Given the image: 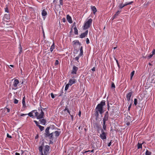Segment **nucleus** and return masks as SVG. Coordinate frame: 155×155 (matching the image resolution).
<instances>
[{
	"label": "nucleus",
	"instance_id": "nucleus-1",
	"mask_svg": "<svg viewBox=\"0 0 155 155\" xmlns=\"http://www.w3.org/2000/svg\"><path fill=\"white\" fill-rule=\"evenodd\" d=\"M50 147L49 145H46L43 148V147L41 145L39 147L38 149L39 152L40 153L41 155H47L49 153V151Z\"/></svg>",
	"mask_w": 155,
	"mask_h": 155
},
{
	"label": "nucleus",
	"instance_id": "nucleus-2",
	"mask_svg": "<svg viewBox=\"0 0 155 155\" xmlns=\"http://www.w3.org/2000/svg\"><path fill=\"white\" fill-rule=\"evenodd\" d=\"M42 109L44 110L45 109L41 107V109H38V111L37 110H35V117L38 119L44 118L45 113L43 112Z\"/></svg>",
	"mask_w": 155,
	"mask_h": 155
},
{
	"label": "nucleus",
	"instance_id": "nucleus-3",
	"mask_svg": "<svg viewBox=\"0 0 155 155\" xmlns=\"http://www.w3.org/2000/svg\"><path fill=\"white\" fill-rule=\"evenodd\" d=\"M105 105V101L103 100L97 105L95 109L96 110L99 111L100 114H102L103 113V107Z\"/></svg>",
	"mask_w": 155,
	"mask_h": 155
},
{
	"label": "nucleus",
	"instance_id": "nucleus-4",
	"mask_svg": "<svg viewBox=\"0 0 155 155\" xmlns=\"http://www.w3.org/2000/svg\"><path fill=\"white\" fill-rule=\"evenodd\" d=\"M92 20L91 18L88 19L84 23V27L83 29L86 30L89 28L91 25Z\"/></svg>",
	"mask_w": 155,
	"mask_h": 155
},
{
	"label": "nucleus",
	"instance_id": "nucleus-5",
	"mask_svg": "<svg viewBox=\"0 0 155 155\" xmlns=\"http://www.w3.org/2000/svg\"><path fill=\"white\" fill-rule=\"evenodd\" d=\"M19 83V81L18 79H15L12 84V89L16 90L18 88V85Z\"/></svg>",
	"mask_w": 155,
	"mask_h": 155
},
{
	"label": "nucleus",
	"instance_id": "nucleus-6",
	"mask_svg": "<svg viewBox=\"0 0 155 155\" xmlns=\"http://www.w3.org/2000/svg\"><path fill=\"white\" fill-rule=\"evenodd\" d=\"M101 134L100 135V138L103 140H106L107 139V133L104 132L102 129L101 130Z\"/></svg>",
	"mask_w": 155,
	"mask_h": 155
},
{
	"label": "nucleus",
	"instance_id": "nucleus-7",
	"mask_svg": "<svg viewBox=\"0 0 155 155\" xmlns=\"http://www.w3.org/2000/svg\"><path fill=\"white\" fill-rule=\"evenodd\" d=\"M133 3V1L130 2H126L124 4H120L119 5V8L121 9L124 6H127L128 5H130Z\"/></svg>",
	"mask_w": 155,
	"mask_h": 155
},
{
	"label": "nucleus",
	"instance_id": "nucleus-8",
	"mask_svg": "<svg viewBox=\"0 0 155 155\" xmlns=\"http://www.w3.org/2000/svg\"><path fill=\"white\" fill-rule=\"evenodd\" d=\"M109 117V113L108 111L105 112L104 117L103 118V122H105L108 120Z\"/></svg>",
	"mask_w": 155,
	"mask_h": 155
},
{
	"label": "nucleus",
	"instance_id": "nucleus-9",
	"mask_svg": "<svg viewBox=\"0 0 155 155\" xmlns=\"http://www.w3.org/2000/svg\"><path fill=\"white\" fill-rule=\"evenodd\" d=\"M3 20L6 21H8L10 19V16L9 14H5L3 18Z\"/></svg>",
	"mask_w": 155,
	"mask_h": 155
},
{
	"label": "nucleus",
	"instance_id": "nucleus-10",
	"mask_svg": "<svg viewBox=\"0 0 155 155\" xmlns=\"http://www.w3.org/2000/svg\"><path fill=\"white\" fill-rule=\"evenodd\" d=\"M78 70V68L75 66H74L72 68L71 73L72 74H76Z\"/></svg>",
	"mask_w": 155,
	"mask_h": 155
},
{
	"label": "nucleus",
	"instance_id": "nucleus-11",
	"mask_svg": "<svg viewBox=\"0 0 155 155\" xmlns=\"http://www.w3.org/2000/svg\"><path fill=\"white\" fill-rule=\"evenodd\" d=\"M76 81V79L74 78H72L71 79H70L68 84H69L71 86Z\"/></svg>",
	"mask_w": 155,
	"mask_h": 155
},
{
	"label": "nucleus",
	"instance_id": "nucleus-12",
	"mask_svg": "<svg viewBox=\"0 0 155 155\" xmlns=\"http://www.w3.org/2000/svg\"><path fill=\"white\" fill-rule=\"evenodd\" d=\"M132 92H130L127 94L126 96V98L127 100L128 101H130V98L133 94Z\"/></svg>",
	"mask_w": 155,
	"mask_h": 155
},
{
	"label": "nucleus",
	"instance_id": "nucleus-13",
	"mask_svg": "<svg viewBox=\"0 0 155 155\" xmlns=\"http://www.w3.org/2000/svg\"><path fill=\"white\" fill-rule=\"evenodd\" d=\"M88 33V30H86L84 32L81 33L80 36L81 38H83L85 37L87 35Z\"/></svg>",
	"mask_w": 155,
	"mask_h": 155
},
{
	"label": "nucleus",
	"instance_id": "nucleus-14",
	"mask_svg": "<svg viewBox=\"0 0 155 155\" xmlns=\"http://www.w3.org/2000/svg\"><path fill=\"white\" fill-rule=\"evenodd\" d=\"M121 12V11H118L112 17L111 19L112 20H114L116 17Z\"/></svg>",
	"mask_w": 155,
	"mask_h": 155
},
{
	"label": "nucleus",
	"instance_id": "nucleus-15",
	"mask_svg": "<svg viewBox=\"0 0 155 155\" xmlns=\"http://www.w3.org/2000/svg\"><path fill=\"white\" fill-rule=\"evenodd\" d=\"M67 19L70 23H71L72 22L71 18L69 15H67Z\"/></svg>",
	"mask_w": 155,
	"mask_h": 155
},
{
	"label": "nucleus",
	"instance_id": "nucleus-16",
	"mask_svg": "<svg viewBox=\"0 0 155 155\" xmlns=\"http://www.w3.org/2000/svg\"><path fill=\"white\" fill-rule=\"evenodd\" d=\"M50 127H48L45 130V136L46 137H47L48 135L50 134L49 132V130L50 129Z\"/></svg>",
	"mask_w": 155,
	"mask_h": 155
},
{
	"label": "nucleus",
	"instance_id": "nucleus-17",
	"mask_svg": "<svg viewBox=\"0 0 155 155\" xmlns=\"http://www.w3.org/2000/svg\"><path fill=\"white\" fill-rule=\"evenodd\" d=\"M35 110H32L31 112L29 113L28 114H27L29 117H32V118L34 117V116L33 115V113H34L35 114Z\"/></svg>",
	"mask_w": 155,
	"mask_h": 155
},
{
	"label": "nucleus",
	"instance_id": "nucleus-18",
	"mask_svg": "<svg viewBox=\"0 0 155 155\" xmlns=\"http://www.w3.org/2000/svg\"><path fill=\"white\" fill-rule=\"evenodd\" d=\"M91 8L93 11L94 14L95 15L97 11V10L95 7V6H91Z\"/></svg>",
	"mask_w": 155,
	"mask_h": 155
},
{
	"label": "nucleus",
	"instance_id": "nucleus-19",
	"mask_svg": "<svg viewBox=\"0 0 155 155\" xmlns=\"http://www.w3.org/2000/svg\"><path fill=\"white\" fill-rule=\"evenodd\" d=\"M40 123L41 124L45 125L46 123V121L45 120V119H43L41 120H40Z\"/></svg>",
	"mask_w": 155,
	"mask_h": 155
},
{
	"label": "nucleus",
	"instance_id": "nucleus-20",
	"mask_svg": "<svg viewBox=\"0 0 155 155\" xmlns=\"http://www.w3.org/2000/svg\"><path fill=\"white\" fill-rule=\"evenodd\" d=\"M41 15L43 16H45L47 15V13L45 9H44L42 10Z\"/></svg>",
	"mask_w": 155,
	"mask_h": 155
},
{
	"label": "nucleus",
	"instance_id": "nucleus-21",
	"mask_svg": "<svg viewBox=\"0 0 155 155\" xmlns=\"http://www.w3.org/2000/svg\"><path fill=\"white\" fill-rule=\"evenodd\" d=\"M54 49V43L53 42V43L52 45L51 46L50 48V51L52 52L53 50Z\"/></svg>",
	"mask_w": 155,
	"mask_h": 155
},
{
	"label": "nucleus",
	"instance_id": "nucleus-22",
	"mask_svg": "<svg viewBox=\"0 0 155 155\" xmlns=\"http://www.w3.org/2000/svg\"><path fill=\"white\" fill-rule=\"evenodd\" d=\"M53 133H54L52 132L51 134H49L47 137H48L50 139L52 138H53Z\"/></svg>",
	"mask_w": 155,
	"mask_h": 155
},
{
	"label": "nucleus",
	"instance_id": "nucleus-23",
	"mask_svg": "<svg viewBox=\"0 0 155 155\" xmlns=\"http://www.w3.org/2000/svg\"><path fill=\"white\" fill-rule=\"evenodd\" d=\"M80 53L79 54L80 56H82L83 54V47L81 46L80 49Z\"/></svg>",
	"mask_w": 155,
	"mask_h": 155
},
{
	"label": "nucleus",
	"instance_id": "nucleus-24",
	"mask_svg": "<svg viewBox=\"0 0 155 155\" xmlns=\"http://www.w3.org/2000/svg\"><path fill=\"white\" fill-rule=\"evenodd\" d=\"M103 130H106V122H103Z\"/></svg>",
	"mask_w": 155,
	"mask_h": 155
},
{
	"label": "nucleus",
	"instance_id": "nucleus-25",
	"mask_svg": "<svg viewBox=\"0 0 155 155\" xmlns=\"http://www.w3.org/2000/svg\"><path fill=\"white\" fill-rule=\"evenodd\" d=\"M74 33L75 35H77L78 34V30L77 29V28L75 26V27L74 28Z\"/></svg>",
	"mask_w": 155,
	"mask_h": 155
},
{
	"label": "nucleus",
	"instance_id": "nucleus-26",
	"mask_svg": "<svg viewBox=\"0 0 155 155\" xmlns=\"http://www.w3.org/2000/svg\"><path fill=\"white\" fill-rule=\"evenodd\" d=\"M99 111H97L96 110V111L94 113V114L96 118H98L99 116Z\"/></svg>",
	"mask_w": 155,
	"mask_h": 155
},
{
	"label": "nucleus",
	"instance_id": "nucleus-27",
	"mask_svg": "<svg viewBox=\"0 0 155 155\" xmlns=\"http://www.w3.org/2000/svg\"><path fill=\"white\" fill-rule=\"evenodd\" d=\"M73 42L74 43V45H76L77 44H78L79 45H81V44L79 42V41L78 40L74 41Z\"/></svg>",
	"mask_w": 155,
	"mask_h": 155
},
{
	"label": "nucleus",
	"instance_id": "nucleus-28",
	"mask_svg": "<svg viewBox=\"0 0 155 155\" xmlns=\"http://www.w3.org/2000/svg\"><path fill=\"white\" fill-rule=\"evenodd\" d=\"M38 127L39 128L41 131H42L44 130V127L43 126L39 125L38 126Z\"/></svg>",
	"mask_w": 155,
	"mask_h": 155
},
{
	"label": "nucleus",
	"instance_id": "nucleus-29",
	"mask_svg": "<svg viewBox=\"0 0 155 155\" xmlns=\"http://www.w3.org/2000/svg\"><path fill=\"white\" fill-rule=\"evenodd\" d=\"M142 148V144L140 143H138L137 144V148L138 149Z\"/></svg>",
	"mask_w": 155,
	"mask_h": 155
},
{
	"label": "nucleus",
	"instance_id": "nucleus-30",
	"mask_svg": "<svg viewBox=\"0 0 155 155\" xmlns=\"http://www.w3.org/2000/svg\"><path fill=\"white\" fill-rule=\"evenodd\" d=\"M151 153L148 151L147 150L146 153L145 155H151Z\"/></svg>",
	"mask_w": 155,
	"mask_h": 155
},
{
	"label": "nucleus",
	"instance_id": "nucleus-31",
	"mask_svg": "<svg viewBox=\"0 0 155 155\" xmlns=\"http://www.w3.org/2000/svg\"><path fill=\"white\" fill-rule=\"evenodd\" d=\"M135 73V71H133L130 74V79L131 80L132 79L133 76L134 75Z\"/></svg>",
	"mask_w": 155,
	"mask_h": 155
},
{
	"label": "nucleus",
	"instance_id": "nucleus-32",
	"mask_svg": "<svg viewBox=\"0 0 155 155\" xmlns=\"http://www.w3.org/2000/svg\"><path fill=\"white\" fill-rule=\"evenodd\" d=\"M55 136L56 137L58 136L59 135V133L58 131H56L54 132Z\"/></svg>",
	"mask_w": 155,
	"mask_h": 155
},
{
	"label": "nucleus",
	"instance_id": "nucleus-33",
	"mask_svg": "<svg viewBox=\"0 0 155 155\" xmlns=\"http://www.w3.org/2000/svg\"><path fill=\"white\" fill-rule=\"evenodd\" d=\"M69 85V84L68 83L65 85V91H67L68 89Z\"/></svg>",
	"mask_w": 155,
	"mask_h": 155
},
{
	"label": "nucleus",
	"instance_id": "nucleus-34",
	"mask_svg": "<svg viewBox=\"0 0 155 155\" xmlns=\"http://www.w3.org/2000/svg\"><path fill=\"white\" fill-rule=\"evenodd\" d=\"M137 104V101L136 98L134 99V104L136 106Z\"/></svg>",
	"mask_w": 155,
	"mask_h": 155
},
{
	"label": "nucleus",
	"instance_id": "nucleus-35",
	"mask_svg": "<svg viewBox=\"0 0 155 155\" xmlns=\"http://www.w3.org/2000/svg\"><path fill=\"white\" fill-rule=\"evenodd\" d=\"M81 56H80L79 55L78 56H77L75 58V60L77 61L78 62V60L80 58V57H81Z\"/></svg>",
	"mask_w": 155,
	"mask_h": 155
},
{
	"label": "nucleus",
	"instance_id": "nucleus-36",
	"mask_svg": "<svg viewBox=\"0 0 155 155\" xmlns=\"http://www.w3.org/2000/svg\"><path fill=\"white\" fill-rule=\"evenodd\" d=\"M60 5H59V6L60 7V5H62L63 4V1H59Z\"/></svg>",
	"mask_w": 155,
	"mask_h": 155
},
{
	"label": "nucleus",
	"instance_id": "nucleus-37",
	"mask_svg": "<svg viewBox=\"0 0 155 155\" xmlns=\"http://www.w3.org/2000/svg\"><path fill=\"white\" fill-rule=\"evenodd\" d=\"M25 97L24 96L22 100V104H25Z\"/></svg>",
	"mask_w": 155,
	"mask_h": 155
},
{
	"label": "nucleus",
	"instance_id": "nucleus-38",
	"mask_svg": "<svg viewBox=\"0 0 155 155\" xmlns=\"http://www.w3.org/2000/svg\"><path fill=\"white\" fill-rule=\"evenodd\" d=\"M14 102L15 104H17L18 103V100L16 99H15L14 100Z\"/></svg>",
	"mask_w": 155,
	"mask_h": 155
},
{
	"label": "nucleus",
	"instance_id": "nucleus-39",
	"mask_svg": "<svg viewBox=\"0 0 155 155\" xmlns=\"http://www.w3.org/2000/svg\"><path fill=\"white\" fill-rule=\"evenodd\" d=\"M111 87L112 88H115V85L114 84V82H112L111 84Z\"/></svg>",
	"mask_w": 155,
	"mask_h": 155
},
{
	"label": "nucleus",
	"instance_id": "nucleus-40",
	"mask_svg": "<svg viewBox=\"0 0 155 155\" xmlns=\"http://www.w3.org/2000/svg\"><path fill=\"white\" fill-rule=\"evenodd\" d=\"M115 60L116 61V62L118 66V67L119 68H120V65H119V64L118 63V60L116 59L115 58Z\"/></svg>",
	"mask_w": 155,
	"mask_h": 155
},
{
	"label": "nucleus",
	"instance_id": "nucleus-41",
	"mask_svg": "<svg viewBox=\"0 0 155 155\" xmlns=\"http://www.w3.org/2000/svg\"><path fill=\"white\" fill-rule=\"evenodd\" d=\"M59 64V61H58V60H56L55 61V65H58Z\"/></svg>",
	"mask_w": 155,
	"mask_h": 155
},
{
	"label": "nucleus",
	"instance_id": "nucleus-42",
	"mask_svg": "<svg viewBox=\"0 0 155 155\" xmlns=\"http://www.w3.org/2000/svg\"><path fill=\"white\" fill-rule=\"evenodd\" d=\"M5 11L6 12H7V13L9 12V11L8 10V9L7 7H6L5 8Z\"/></svg>",
	"mask_w": 155,
	"mask_h": 155
},
{
	"label": "nucleus",
	"instance_id": "nucleus-43",
	"mask_svg": "<svg viewBox=\"0 0 155 155\" xmlns=\"http://www.w3.org/2000/svg\"><path fill=\"white\" fill-rule=\"evenodd\" d=\"M34 122L35 123V124H36V126H37L38 127V125H39V124H38V121H37L35 120H34Z\"/></svg>",
	"mask_w": 155,
	"mask_h": 155
},
{
	"label": "nucleus",
	"instance_id": "nucleus-44",
	"mask_svg": "<svg viewBox=\"0 0 155 155\" xmlns=\"http://www.w3.org/2000/svg\"><path fill=\"white\" fill-rule=\"evenodd\" d=\"M19 48L20 49V51H19V53H21L22 52V47H21V45H20V47H19Z\"/></svg>",
	"mask_w": 155,
	"mask_h": 155
},
{
	"label": "nucleus",
	"instance_id": "nucleus-45",
	"mask_svg": "<svg viewBox=\"0 0 155 155\" xmlns=\"http://www.w3.org/2000/svg\"><path fill=\"white\" fill-rule=\"evenodd\" d=\"M131 106H132V102H131L130 103V105H129V106L128 107V110L129 111L130 110V108L131 107Z\"/></svg>",
	"mask_w": 155,
	"mask_h": 155
},
{
	"label": "nucleus",
	"instance_id": "nucleus-46",
	"mask_svg": "<svg viewBox=\"0 0 155 155\" xmlns=\"http://www.w3.org/2000/svg\"><path fill=\"white\" fill-rule=\"evenodd\" d=\"M90 43V41L89 39L88 38H86V43L89 44Z\"/></svg>",
	"mask_w": 155,
	"mask_h": 155
},
{
	"label": "nucleus",
	"instance_id": "nucleus-47",
	"mask_svg": "<svg viewBox=\"0 0 155 155\" xmlns=\"http://www.w3.org/2000/svg\"><path fill=\"white\" fill-rule=\"evenodd\" d=\"M51 97L52 98H54V94L53 93H51Z\"/></svg>",
	"mask_w": 155,
	"mask_h": 155
},
{
	"label": "nucleus",
	"instance_id": "nucleus-48",
	"mask_svg": "<svg viewBox=\"0 0 155 155\" xmlns=\"http://www.w3.org/2000/svg\"><path fill=\"white\" fill-rule=\"evenodd\" d=\"M107 110H109V108H110V106H109V103L108 102L107 103Z\"/></svg>",
	"mask_w": 155,
	"mask_h": 155
},
{
	"label": "nucleus",
	"instance_id": "nucleus-49",
	"mask_svg": "<svg viewBox=\"0 0 155 155\" xmlns=\"http://www.w3.org/2000/svg\"><path fill=\"white\" fill-rule=\"evenodd\" d=\"M7 137L8 138H12V136L9 135L8 134H7Z\"/></svg>",
	"mask_w": 155,
	"mask_h": 155
},
{
	"label": "nucleus",
	"instance_id": "nucleus-50",
	"mask_svg": "<svg viewBox=\"0 0 155 155\" xmlns=\"http://www.w3.org/2000/svg\"><path fill=\"white\" fill-rule=\"evenodd\" d=\"M27 115V114H22L20 115V116H25V115Z\"/></svg>",
	"mask_w": 155,
	"mask_h": 155
},
{
	"label": "nucleus",
	"instance_id": "nucleus-51",
	"mask_svg": "<svg viewBox=\"0 0 155 155\" xmlns=\"http://www.w3.org/2000/svg\"><path fill=\"white\" fill-rule=\"evenodd\" d=\"M111 141L108 143V147H110V146L111 145Z\"/></svg>",
	"mask_w": 155,
	"mask_h": 155
},
{
	"label": "nucleus",
	"instance_id": "nucleus-52",
	"mask_svg": "<svg viewBox=\"0 0 155 155\" xmlns=\"http://www.w3.org/2000/svg\"><path fill=\"white\" fill-rule=\"evenodd\" d=\"M153 54H150L148 56L149 58H151L152 56H153Z\"/></svg>",
	"mask_w": 155,
	"mask_h": 155
},
{
	"label": "nucleus",
	"instance_id": "nucleus-53",
	"mask_svg": "<svg viewBox=\"0 0 155 155\" xmlns=\"http://www.w3.org/2000/svg\"><path fill=\"white\" fill-rule=\"evenodd\" d=\"M152 54H153V55H154L155 54V51L154 49H153L152 51Z\"/></svg>",
	"mask_w": 155,
	"mask_h": 155
},
{
	"label": "nucleus",
	"instance_id": "nucleus-54",
	"mask_svg": "<svg viewBox=\"0 0 155 155\" xmlns=\"http://www.w3.org/2000/svg\"><path fill=\"white\" fill-rule=\"evenodd\" d=\"M6 109H7V111L8 112H10V109L8 108H6Z\"/></svg>",
	"mask_w": 155,
	"mask_h": 155
},
{
	"label": "nucleus",
	"instance_id": "nucleus-55",
	"mask_svg": "<svg viewBox=\"0 0 155 155\" xmlns=\"http://www.w3.org/2000/svg\"><path fill=\"white\" fill-rule=\"evenodd\" d=\"M23 107H26L25 103L22 104Z\"/></svg>",
	"mask_w": 155,
	"mask_h": 155
},
{
	"label": "nucleus",
	"instance_id": "nucleus-56",
	"mask_svg": "<svg viewBox=\"0 0 155 155\" xmlns=\"http://www.w3.org/2000/svg\"><path fill=\"white\" fill-rule=\"evenodd\" d=\"M91 70L92 71H94L95 70V68L94 67H93Z\"/></svg>",
	"mask_w": 155,
	"mask_h": 155
},
{
	"label": "nucleus",
	"instance_id": "nucleus-57",
	"mask_svg": "<svg viewBox=\"0 0 155 155\" xmlns=\"http://www.w3.org/2000/svg\"><path fill=\"white\" fill-rule=\"evenodd\" d=\"M62 20H63V22H65L66 20H65V18H63L62 19Z\"/></svg>",
	"mask_w": 155,
	"mask_h": 155
},
{
	"label": "nucleus",
	"instance_id": "nucleus-58",
	"mask_svg": "<svg viewBox=\"0 0 155 155\" xmlns=\"http://www.w3.org/2000/svg\"><path fill=\"white\" fill-rule=\"evenodd\" d=\"M20 155V153H18L16 152L15 153V155Z\"/></svg>",
	"mask_w": 155,
	"mask_h": 155
},
{
	"label": "nucleus",
	"instance_id": "nucleus-59",
	"mask_svg": "<svg viewBox=\"0 0 155 155\" xmlns=\"http://www.w3.org/2000/svg\"><path fill=\"white\" fill-rule=\"evenodd\" d=\"M130 122H128L126 124L127 125V126H128L130 125Z\"/></svg>",
	"mask_w": 155,
	"mask_h": 155
},
{
	"label": "nucleus",
	"instance_id": "nucleus-60",
	"mask_svg": "<svg viewBox=\"0 0 155 155\" xmlns=\"http://www.w3.org/2000/svg\"><path fill=\"white\" fill-rule=\"evenodd\" d=\"M67 111L68 112V114H69L70 115H71V114H70V111H69V110H67Z\"/></svg>",
	"mask_w": 155,
	"mask_h": 155
},
{
	"label": "nucleus",
	"instance_id": "nucleus-61",
	"mask_svg": "<svg viewBox=\"0 0 155 155\" xmlns=\"http://www.w3.org/2000/svg\"><path fill=\"white\" fill-rule=\"evenodd\" d=\"M68 110H69L67 107H66L65 109L64 110H67V111Z\"/></svg>",
	"mask_w": 155,
	"mask_h": 155
},
{
	"label": "nucleus",
	"instance_id": "nucleus-62",
	"mask_svg": "<svg viewBox=\"0 0 155 155\" xmlns=\"http://www.w3.org/2000/svg\"><path fill=\"white\" fill-rule=\"evenodd\" d=\"M91 152L92 153H94V150L93 149L91 150H90Z\"/></svg>",
	"mask_w": 155,
	"mask_h": 155
},
{
	"label": "nucleus",
	"instance_id": "nucleus-63",
	"mask_svg": "<svg viewBox=\"0 0 155 155\" xmlns=\"http://www.w3.org/2000/svg\"><path fill=\"white\" fill-rule=\"evenodd\" d=\"M81 111H80V112H79V114H78V115L80 116H81Z\"/></svg>",
	"mask_w": 155,
	"mask_h": 155
},
{
	"label": "nucleus",
	"instance_id": "nucleus-64",
	"mask_svg": "<svg viewBox=\"0 0 155 155\" xmlns=\"http://www.w3.org/2000/svg\"><path fill=\"white\" fill-rule=\"evenodd\" d=\"M70 115L71 116V118L72 119H73V116L72 115H71V114Z\"/></svg>",
	"mask_w": 155,
	"mask_h": 155
}]
</instances>
